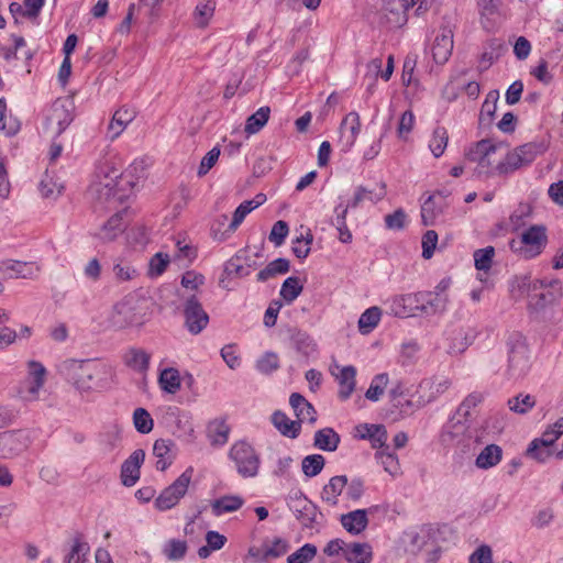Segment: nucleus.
Wrapping results in <instances>:
<instances>
[{"mask_svg":"<svg viewBox=\"0 0 563 563\" xmlns=\"http://www.w3.org/2000/svg\"><path fill=\"white\" fill-rule=\"evenodd\" d=\"M58 372L81 395L108 388L113 376L112 367L99 360H65Z\"/></svg>","mask_w":563,"mask_h":563,"instance_id":"nucleus-1","label":"nucleus"},{"mask_svg":"<svg viewBox=\"0 0 563 563\" xmlns=\"http://www.w3.org/2000/svg\"><path fill=\"white\" fill-rule=\"evenodd\" d=\"M499 146L489 140H481L465 153L466 159L475 163L474 175L479 179L499 176Z\"/></svg>","mask_w":563,"mask_h":563,"instance_id":"nucleus-2","label":"nucleus"},{"mask_svg":"<svg viewBox=\"0 0 563 563\" xmlns=\"http://www.w3.org/2000/svg\"><path fill=\"white\" fill-rule=\"evenodd\" d=\"M97 178L98 181L93 184V190L99 198L121 200L124 197L123 194H120L121 190H124V175L113 159H106L98 167Z\"/></svg>","mask_w":563,"mask_h":563,"instance_id":"nucleus-3","label":"nucleus"},{"mask_svg":"<svg viewBox=\"0 0 563 563\" xmlns=\"http://www.w3.org/2000/svg\"><path fill=\"white\" fill-rule=\"evenodd\" d=\"M547 244V228L542 224H534L525 230L518 240H511L509 247L519 257L531 260L539 256Z\"/></svg>","mask_w":563,"mask_h":563,"instance_id":"nucleus-4","label":"nucleus"},{"mask_svg":"<svg viewBox=\"0 0 563 563\" xmlns=\"http://www.w3.org/2000/svg\"><path fill=\"white\" fill-rule=\"evenodd\" d=\"M442 441L448 445L459 446L464 452L475 449L476 444L484 441V431L470 430L466 420L453 417L442 432Z\"/></svg>","mask_w":563,"mask_h":563,"instance_id":"nucleus-5","label":"nucleus"},{"mask_svg":"<svg viewBox=\"0 0 563 563\" xmlns=\"http://www.w3.org/2000/svg\"><path fill=\"white\" fill-rule=\"evenodd\" d=\"M228 455L242 477H255L258 474L261 457L249 442L236 441L232 444Z\"/></svg>","mask_w":563,"mask_h":563,"instance_id":"nucleus-6","label":"nucleus"},{"mask_svg":"<svg viewBox=\"0 0 563 563\" xmlns=\"http://www.w3.org/2000/svg\"><path fill=\"white\" fill-rule=\"evenodd\" d=\"M507 346L508 375L514 378L525 376L530 368L529 349L525 338L521 334L515 333L509 336Z\"/></svg>","mask_w":563,"mask_h":563,"instance_id":"nucleus-7","label":"nucleus"},{"mask_svg":"<svg viewBox=\"0 0 563 563\" xmlns=\"http://www.w3.org/2000/svg\"><path fill=\"white\" fill-rule=\"evenodd\" d=\"M540 153L541 147L539 145L528 143L516 147L506 155L500 154L499 176L506 177L517 169L531 164Z\"/></svg>","mask_w":563,"mask_h":563,"instance_id":"nucleus-8","label":"nucleus"},{"mask_svg":"<svg viewBox=\"0 0 563 563\" xmlns=\"http://www.w3.org/2000/svg\"><path fill=\"white\" fill-rule=\"evenodd\" d=\"M74 109V101L68 98H58L52 103L46 123L55 136H59L73 122Z\"/></svg>","mask_w":563,"mask_h":563,"instance_id":"nucleus-9","label":"nucleus"},{"mask_svg":"<svg viewBox=\"0 0 563 563\" xmlns=\"http://www.w3.org/2000/svg\"><path fill=\"white\" fill-rule=\"evenodd\" d=\"M192 470H186L173 484L166 487L155 500V505L161 510H167L174 507L186 494L191 481Z\"/></svg>","mask_w":563,"mask_h":563,"instance_id":"nucleus-10","label":"nucleus"},{"mask_svg":"<svg viewBox=\"0 0 563 563\" xmlns=\"http://www.w3.org/2000/svg\"><path fill=\"white\" fill-rule=\"evenodd\" d=\"M30 443V434L24 430L1 432L0 456L4 459L18 456L29 448Z\"/></svg>","mask_w":563,"mask_h":563,"instance_id":"nucleus-11","label":"nucleus"},{"mask_svg":"<svg viewBox=\"0 0 563 563\" xmlns=\"http://www.w3.org/2000/svg\"><path fill=\"white\" fill-rule=\"evenodd\" d=\"M451 386V380L444 376H434L421 380L417 388V407H423L434 401Z\"/></svg>","mask_w":563,"mask_h":563,"instance_id":"nucleus-12","label":"nucleus"},{"mask_svg":"<svg viewBox=\"0 0 563 563\" xmlns=\"http://www.w3.org/2000/svg\"><path fill=\"white\" fill-rule=\"evenodd\" d=\"M185 324L192 334L200 333L208 324L209 317L195 296L189 297L184 308Z\"/></svg>","mask_w":563,"mask_h":563,"instance_id":"nucleus-13","label":"nucleus"},{"mask_svg":"<svg viewBox=\"0 0 563 563\" xmlns=\"http://www.w3.org/2000/svg\"><path fill=\"white\" fill-rule=\"evenodd\" d=\"M388 309L390 314L398 318H408L420 314L419 292L393 297L388 301Z\"/></svg>","mask_w":563,"mask_h":563,"instance_id":"nucleus-14","label":"nucleus"},{"mask_svg":"<svg viewBox=\"0 0 563 563\" xmlns=\"http://www.w3.org/2000/svg\"><path fill=\"white\" fill-rule=\"evenodd\" d=\"M145 460V452L142 449L134 450L131 455L122 463L120 479L126 487L134 486L141 476V466Z\"/></svg>","mask_w":563,"mask_h":563,"instance_id":"nucleus-15","label":"nucleus"},{"mask_svg":"<svg viewBox=\"0 0 563 563\" xmlns=\"http://www.w3.org/2000/svg\"><path fill=\"white\" fill-rule=\"evenodd\" d=\"M340 142L343 151H350L361 132V119L356 111L347 113L340 124Z\"/></svg>","mask_w":563,"mask_h":563,"instance_id":"nucleus-16","label":"nucleus"},{"mask_svg":"<svg viewBox=\"0 0 563 563\" xmlns=\"http://www.w3.org/2000/svg\"><path fill=\"white\" fill-rule=\"evenodd\" d=\"M406 0H388L382 8V19L390 27H400L406 24L408 16Z\"/></svg>","mask_w":563,"mask_h":563,"instance_id":"nucleus-17","label":"nucleus"},{"mask_svg":"<svg viewBox=\"0 0 563 563\" xmlns=\"http://www.w3.org/2000/svg\"><path fill=\"white\" fill-rule=\"evenodd\" d=\"M128 214V210H122L113 214L109 220L102 224L95 236L103 243L114 241L126 228L128 221L124 217Z\"/></svg>","mask_w":563,"mask_h":563,"instance_id":"nucleus-18","label":"nucleus"},{"mask_svg":"<svg viewBox=\"0 0 563 563\" xmlns=\"http://www.w3.org/2000/svg\"><path fill=\"white\" fill-rule=\"evenodd\" d=\"M453 51V32L442 27L432 44V56L437 64H445Z\"/></svg>","mask_w":563,"mask_h":563,"instance_id":"nucleus-19","label":"nucleus"},{"mask_svg":"<svg viewBox=\"0 0 563 563\" xmlns=\"http://www.w3.org/2000/svg\"><path fill=\"white\" fill-rule=\"evenodd\" d=\"M335 368L338 369V373H335L334 369H332L331 373L333 376H335V379L340 386L338 396L341 400H346L351 397L355 389L356 368L352 365L343 367L335 365Z\"/></svg>","mask_w":563,"mask_h":563,"instance_id":"nucleus-20","label":"nucleus"},{"mask_svg":"<svg viewBox=\"0 0 563 563\" xmlns=\"http://www.w3.org/2000/svg\"><path fill=\"white\" fill-rule=\"evenodd\" d=\"M135 118V111L128 107L118 109L108 125L107 136L111 141L115 140L126 129Z\"/></svg>","mask_w":563,"mask_h":563,"instance_id":"nucleus-21","label":"nucleus"},{"mask_svg":"<svg viewBox=\"0 0 563 563\" xmlns=\"http://www.w3.org/2000/svg\"><path fill=\"white\" fill-rule=\"evenodd\" d=\"M289 404L300 424L305 421L314 423L317 421V411L313 406L300 394L292 393L289 397Z\"/></svg>","mask_w":563,"mask_h":563,"instance_id":"nucleus-22","label":"nucleus"},{"mask_svg":"<svg viewBox=\"0 0 563 563\" xmlns=\"http://www.w3.org/2000/svg\"><path fill=\"white\" fill-rule=\"evenodd\" d=\"M483 26L490 31L500 19V0H477Z\"/></svg>","mask_w":563,"mask_h":563,"instance_id":"nucleus-23","label":"nucleus"},{"mask_svg":"<svg viewBox=\"0 0 563 563\" xmlns=\"http://www.w3.org/2000/svg\"><path fill=\"white\" fill-rule=\"evenodd\" d=\"M446 298L439 292L419 291L420 314H435L445 309Z\"/></svg>","mask_w":563,"mask_h":563,"instance_id":"nucleus-24","label":"nucleus"},{"mask_svg":"<svg viewBox=\"0 0 563 563\" xmlns=\"http://www.w3.org/2000/svg\"><path fill=\"white\" fill-rule=\"evenodd\" d=\"M151 354L140 347H131L123 355V363L134 372L144 374L150 367Z\"/></svg>","mask_w":563,"mask_h":563,"instance_id":"nucleus-25","label":"nucleus"},{"mask_svg":"<svg viewBox=\"0 0 563 563\" xmlns=\"http://www.w3.org/2000/svg\"><path fill=\"white\" fill-rule=\"evenodd\" d=\"M347 485L345 475H335L329 479L321 490V499L330 506H334L339 501V496L343 493Z\"/></svg>","mask_w":563,"mask_h":563,"instance_id":"nucleus-26","label":"nucleus"},{"mask_svg":"<svg viewBox=\"0 0 563 563\" xmlns=\"http://www.w3.org/2000/svg\"><path fill=\"white\" fill-rule=\"evenodd\" d=\"M344 558L349 563H372L373 549L366 542H350L344 549Z\"/></svg>","mask_w":563,"mask_h":563,"instance_id":"nucleus-27","label":"nucleus"},{"mask_svg":"<svg viewBox=\"0 0 563 563\" xmlns=\"http://www.w3.org/2000/svg\"><path fill=\"white\" fill-rule=\"evenodd\" d=\"M272 423L284 435L296 439L301 430L300 423L297 420H290L287 415L280 410L272 415Z\"/></svg>","mask_w":563,"mask_h":563,"instance_id":"nucleus-28","label":"nucleus"},{"mask_svg":"<svg viewBox=\"0 0 563 563\" xmlns=\"http://www.w3.org/2000/svg\"><path fill=\"white\" fill-rule=\"evenodd\" d=\"M385 196L386 185L384 183H382L378 188L375 189H368L366 187L358 186L352 200L349 202V206H351V208H357L365 200L376 203L384 199Z\"/></svg>","mask_w":563,"mask_h":563,"instance_id":"nucleus-29","label":"nucleus"},{"mask_svg":"<svg viewBox=\"0 0 563 563\" xmlns=\"http://www.w3.org/2000/svg\"><path fill=\"white\" fill-rule=\"evenodd\" d=\"M476 335L477 332L471 328L454 331L449 345V353H463L474 342Z\"/></svg>","mask_w":563,"mask_h":563,"instance_id":"nucleus-30","label":"nucleus"},{"mask_svg":"<svg viewBox=\"0 0 563 563\" xmlns=\"http://www.w3.org/2000/svg\"><path fill=\"white\" fill-rule=\"evenodd\" d=\"M362 439H368L374 449H382L386 445L387 441V431L383 424H368L364 423L358 427V431L361 432Z\"/></svg>","mask_w":563,"mask_h":563,"instance_id":"nucleus-31","label":"nucleus"},{"mask_svg":"<svg viewBox=\"0 0 563 563\" xmlns=\"http://www.w3.org/2000/svg\"><path fill=\"white\" fill-rule=\"evenodd\" d=\"M341 438L332 428H323L314 433L313 445L325 452H334Z\"/></svg>","mask_w":563,"mask_h":563,"instance_id":"nucleus-32","label":"nucleus"},{"mask_svg":"<svg viewBox=\"0 0 563 563\" xmlns=\"http://www.w3.org/2000/svg\"><path fill=\"white\" fill-rule=\"evenodd\" d=\"M503 456V450L497 444H487L477 455L475 464L481 470L497 465Z\"/></svg>","mask_w":563,"mask_h":563,"instance_id":"nucleus-33","label":"nucleus"},{"mask_svg":"<svg viewBox=\"0 0 563 563\" xmlns=\"http://www.w3.org/2000/svg\"><path fill=\"white\" fill-rule=\"evenodd\" d=\"M206 544L198 549V556L200 559H208L212 552L221 550L227 543L225 536L216 530H208L205 536Z\"/></svg>","mask_w":563,"mask_h":563,"instance_id":"nucleus-34","label":"nucleus"},{"mask_svg":"<svg viewBox=\"0 0 563 563\" xmlns=\"http://www.w3.org/2000/svg\"><path fill=\"white\" fill-rule=\"evenodd\" d=\"M174 443L169 440L158 439L153 445V454L157 459L156 468L158 471H165L172 463L173 456L170 455V449Z\"/></svg>","mask_w":563,"mask_h":563,"instance_id":"nucleus-35","label":"nucleus"},{"mask_svg":"<svg viewBox=\"0 0 563 563\" xmlns=\"http://www.w3.org/2000/svg\"><path fill=\"white\" fill-rule=\"evenodd\" d=\"M442 213V198L429 196L421 206V219L424 225H432L437 217Z\"/></svg>","mask_w":563,"mask_h":563,"instance_id":"nucleus-36","label":"nucleus"},{"mask_svg":"<svg viewBox=\"0 0 563 563\" xmlns=\"http://www.w3.org/2000/svg\"><path fill=\"white\" fill-rule=\"evenodd\" d=\"M376 460L383 465L384 470L391 476L399 474L400 465L398 457L393 453L388 445L379 449L375 453Z\"/></svg>","mask_w":563,"mask_h":563,"instance_id":"nucleus-37","label":"nucleus"},{"mask_svg":"<svg viewBox=\"0 0 563 563\" xmlns=\"http://www.w3.org/2000/svg\"><path fill=\"white\" fill-rule=\"evenodd\" d=\"M271 114V108L265 106L261 107L255 113L250 115L246 120L244 131L249 134L260 132L267 123Z\"/></svg>","mask_w":563,"mask_h":563,"instance_id":"nucleus-38","label":"nucleus"},{"mask_svg":"<svg viewBox=\"0 0 563 563\" xmlns=\"http://www.w3.org/2000/svg\"><path fill=\"white\" fill-rule=\"evenodd\" d=\"M289 268L290 265L288 260L282 257L274 260L265 268L258 272L257 280L264 283L279 274L288 273Z\"/></svg>","mask_w":563,"mask_h":563,"instance_id":"nucleus-39","label":"nucleus"},{"mask_svg":"<svg viewBox=\"0 0 563 563\" xmlns=\"http://www.w3.org/2000/svg\"><path fill=\"white\" fill-rule=\"evenodd\" d=\"M159 386L163 390L175 394L180 389L179 372L174 367L165 368L158 377Z\"/></svg>","mask_w":563,"mask_h":563,"instance_id":"nucleus-40","label":"nucleus"},{"mask_svg":"<svg viewBox=\"0 0 563 563\" xmlns=\"http://www.w3.org/2000/svg\"><path fill=\"white\" fill-rule=\"evenodd\" d=\"M449 142V134L444 126H437L429 142V148L433 156L439 158L444 153Z\"/></svg>","mask_w":563,"mask_h":563,"instance_id":"nucleus-41","label":"nucleus"},{"mask_svg":"<svg viewBox=\"0 0 563 563\" xmlns=\"http://www.w3.org/2000/svg\"><path fill=\"white\" fill-rule=\"evenodd\" d=\"M389 383L388 374L382 373L373 377L368 389L365 393V397L371 401H378L384 395L385 389Z\"/></svg>","mask_w":563,"mask_h":563,"instance_id":"nucleus-42","label":"nucleus"},{"mask_svg":"<svg viewBox=\"0 0 563 563\" xmlns=\"http://www.w3.org/2000/svg\"><path fill=\"white\" fill-rule=\"evenodd\" d=\"M382 311L378 307L366 309L358 319V329L361 333H369L379 322Z\"/></svg>","mask_w":563,"mask_h":563,"instance_id":"nucleus-43","label":"nucleus"},{"mask_svg":"<svg viewBox=\"0 0 563 563\" xmlns=\"http://www.w3.org/2000/svg\"><path fill=\"white\" fill-rule=\"evenodd\" d=\"M208 432L212 444L223 445L228 442L230 428L223 420H214L209 424Z\"/></svg>","mask_w":563,"mask_h":563,"instance_id":"nucleus-44","label":"nucleus"},{"mask_svg":"<svg viewBox=\"0 0 563 563\" xmlns=\"http://www.w3.org/2000/svg\"><path fill=\"white\" fill-rule=\"evenodd\" d=\"M187 549L185 540L170 539L164 544L163 554L170 561H178L185 558Z\"/></svg>","mask_w":563,"mask_h":563,"instance_id":"nucleus-45","label":"nucleus"},{"mask_svg":"<svg viewBox=\"0 0 563 563\" xmlns=\"http://www.w3.org/2000/svg\"><path fill=\"white\" fill-rule=\"evenodd\" d=\"M243 504V500L238 496H224L212 503V512L220 516L225 512L238 510Z\"/></svg>","mask_w":563,"mask_h":563,"instance_id":"nucleus-46","label":"nucleus"},{"mask_svg":"<svg viewBox=\"0 0 563 563\" xmlns=\"http://www.w3.org/2000/svg\"><path fill=\"white\" fill-rule=\"evenodd\" d=\"M325 464V460L321 454H311L303 457L301 468L307 477H314L321 473Z\"/></svg>","mask_w":563,"mask_h":563,"instance_id":"nucleus-47","label":"nucleus"},{"mask_svg":"<svg viewBox=\"0 0 563 563\" xmlns=\"http://www.w3.org/2000/svg\"><path fill=\"white\" fill-rule=\"evenodd\" d=\"M340 521L343 528H366L368 525L367 511L365 509L351 511L342 515Z\"/></svg>","mask_w":563,"mask_h":563,"instance_id":"nucleus-48","label":"nucleus"},{"mask_svg":"<svg viewBox=\"0 0 563 563\" xmlns=\"http://www.w3.org/2000/svg\"><path fill=\"white\" fill-rule=\"evenodd\" d=\"M7 110V101L2 97L0 98V131H2L8 136H12L19 132L21 125L19 120L16 118H13L11 114L9 115V123H5Z\"/></svg>","mask_w":563,"mask_h":563,"instance_id":"nucleus-49","label":"nucleus"},{"mask_svg":"<svg viewBox=\"0 0 563 563\" xmlns=\"http://www.w3.org/2000/svg\"><path fill=\"white\" fill-rule=\"evenodd\" d=\"M133 424L137 432L147 434L153 430L154 421L144 408H136L133 412Z\"/></svg>","mask_w":563,"mask_h":563,"instance_id":"nucleus-50","label":"nucleus"},{"mask_svg":"<svg viewBox=\"0 0 563 563\" xmlns=\"http://www.w3.org/2000/svg\"><path fill=\"white\" fill-rule=\"evenodd\" d=\"M42 388L38 384L24 379L18 387V396L25 404L35 402Z\"/></svg>","mask_w":563,"mask_h":563,"instance_id":"nucleus-51","label":"nucleus"},{"mask_svg":"<svg viewBox=\"0 0 563 563\" xmlns=\"http://www.w3.org/2000/svg\"><path fill=\"white\" fill-rule=\"evenodd\" d=\"M89 551V544L76 538L69 553L65 556V563H85Z\"/></svg>","mask_w":563,"mask_h":563,"instance_id":"nucleus-52","label":"nucleus"},{"mask_svg":"<svg viewBox=\"0 0 563 563\" xmlns=\"http://www.w3.org/2000/svg\"><path fill=\"white\" fill-rule=\"evenodd\" d=\"M302 291L300 279L295 276L286 278L280 288V296L288 302L294 301Z\"/></svg>","mask_w":563,"mask_h":563,"instance_id":"nucleus-53","label":"nucleus"},{"mask_svg":"<svg viewBox=\"0 0 563 563\" xmlns=\"http://www.w3.org/2000/svg\"><path fill=\"white\" fill-rule=\"evenodd\" d=\"M543 280H531L528 276L516 277L512 282V291H515V287L518 288L519 295H527L528 297H532V291L538 290L539 288L544 287Z\"/></svg>","mask_w":563,"mask_h":563,"instance_id":"nucleus-54","label":"nucleus"},{"mask_svg":"<svg viewBox=\"0 0 563 563\" xmlns=\"http://www.w3.org/2000/svg\"><path fill=\"white\" fill-rule=\"evenodd\" d=\"M125 184L133 189L137 181L145 176V164L144 161H134L123 172Z\"/></svg>","mask_w":563,"mask_h":563,"instance_id":"nucleus-55","label":"nucleus"},{"mask_svg":"<svg viewBox=\"0 0 563 563\" xmlns=\"http://www.w3.org/2000/svg\"><path fill=\"white\" fill-rule=\"evenodd\" d=\"M473 256L476 269L488 272L493 264L495 249L493 246H487L476 250Z\"/></svg>","mask_w":563,"mask_h":563,"instance_id":"nucleus-56","label":"nucleus"},{"mask_svg":"<svg viewBox=\"0 0 563 563\" xmlns=\"http://www.w3.org/2000/svg\"><path fill=\"white\" fill-rule=\"evenodd\" d=\"M113 273L119 282H129L139 276V271L130 262L123 260L114 264Z\"/></svg>","mask_w":563,"mask_h":563,"instance_id":"nucleus-57","label":"nucleus"},{"mask_svg":"<svg viewBox=\"0 0 563 563\" xmlns=\"http://www.w3.org/2000/svg\"><path fill=\"white\" fill-rule=\"evenodd\" d=\"M290 545L283 539H275L271 544L264 543L262 560L276 559L289 551Z\"/></svg>","mask_w":563,"mask_h":563,"instance_id":"nucleus-58","label":"nucleus"},{"mask_svg":"<svg viewBox=\"0 0 563 563\" xmlns=\"http://www.w3.org/2000/svg\"><path fill=\"white\" fill-rule=\"evenodd\" d=\"M27 374L25 379L44 387L46 380V368L37 361H29L26 364Z\"/></svg>","mask_w":563,"mask_h":563,"instance_id":"nucleus-59","label":"nucleus"},{"mask_svg":"<svg viewBox=\"0 0 563 563\" xmlns=\"http://www.w3.org/2000/svg\"><path fill=\"white\" fill-rule=\"evenodd\" d=\"M382 67H383L382 58H373L367 65V68L369 71L374 73L376 76L379 75L385 81H388L394 71V56L389 55L387 57V65H386L385 70H382Z\"/></svg>","mask_w":563,"mask_h":563,"instance_id":"nucleus-60","label":"nucleus"},{"mask_svg":"<svg viewBox=\"0 0 563 563\" xmlns=\"http://www.w3.org/2000/svg\"><path fill=\"white\" fill-rule=\"evenodd\" d=\"M216 9V2L207 0L206 2L199 3L195 10V19L200 27L207 26L209 20L212 18Z\"/></svg>","mask_w":563,"mask_h":563,"instance_id":"nucleus-61","label":"nucleus"},{"mask_svg":"<svg viewBox=\"0 0 563 563\" xmlns=\"http://www.w3.org/2000/svg\"><path fill=\"white\" fill-rule=\"evenodd\" d=\"M317 554V547L306 543L287 558V563H309Z\"/></svg>","mask_w":563,"mask_h":563,"instance_id":"nucleus-62","label":"nucleus"},{"mask_svg":"<svg viewBox=\"0 0 563 563\" xmlns=\"http://www.w3.org/2000/svg\"><path fill=\"white\" fill-rule=\"evenodd\" d=\"M242 258L241 254H236L228 261L224 269L229 276L246 277L251 274V271L242 263Z\"/></svg>","mask_w":563,"mask_h":563,"instance_id":"nucleus-63","label":"nucleus"},{"mask_svg":"<svg viewBox=\"0 0 563 563\" xmlns=\"http://www.w3.org/2000/svg\"><path fill=\"white\" fill-rule=\"evenodd\" d=\"M536 401L530 395H518L508 400L510 410L518 413H526L529 409L534 406Z\"/></svg>","mask_w":563,"mask_h":563,"instance_id":"nucleus-64","label":"nucleus"}]
</instances>
